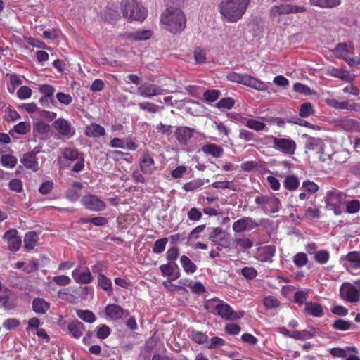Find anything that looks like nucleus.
I'll return each instance as SVG.
<instances>
[{
	"label": "nucleus",
	"mask_w": 360,
	"mask_h": 360,
	"mask_svg": "<svg viewBox=\"0 0 360 360\" xmlns=\"http://www.w3.org/2000/svg\"><path fill=\"white\" fill-rule=\"evenodd\" d=\"M250 0H221L219 10L221 16L229 22H236L242 18Z\"/></svg>",
	"instance_id": "1"
},
{
	"label": "nucleus",
	"mask_w": 360,
	"mask_h": 360,
	"mask_svg": "<svg viewBox=\"0 0 360 360\" xmlns=\"http://www.w3.org/2000/svg\"><path fill=\"white\" fill-rule=\"evenodd\" d=\"M160 22L166 29L174 34L181 32L185 27L186 19L183 11L178 8H167L162 14Z\"/></svg>",
	"instance_id": "2"
},
{
	"label": "nucleus",
	"mask_w": 360,
	"mask_h": 360,
	"mask_svg": "<svg viewBox=\"0 0 360 360\" xmlns=\"http://www.w3.org/2000/svg\"><path fill=\"white\" fill-rule=\"evenodd\" d=\"M120 7L123 17L129 22H143L148 15L147 8L136 0H122Z\"/></svg>",
	"instance_id": "3"
},
{
	"label": "nucleus",
	"mask_w": 360,
	"mask_h": 360,
	"mask_svg": "<svg viewBox=\"0 0 360 360\" xmlns=\"http://www.w3.org/2000/svg\"><path fill=\"white\" fill-rule=\"evenodd\" d=\"M226 79L230 82L241 84L258 91H264L268 89V86L264 82L248 74L231 72L227 74Z\"/></svg>",
	"instance_id": "4"
},
{
	"label": "nucleus",
	"mask_w": 360,
	"mask_h": 360,
	"mask_svg": "<svg viewBox=\"0 0 360 360\" xmlns=\"http://www.w3.org/2000/svg\"><path fill=\"white\" fill-rule=\"evenodd\" d=\"M272 140V147L274 150L281 152L285 155H293L297 149L295 141L290 138H278L274 136H269Z\"/></svg>",
	"instance_id": "5"
},
{
	"label": "nucleus",
	"mask_w": 360,
	"mask_h": 360,
	"mask_svg": "<svg viewBox=\"0 0 360 360\" xmlns=\"http://www.w3.org/2000/svg\"><path fill=\"white\" fill-rule=\"evenodd\" d=\"M340 298L347 302L356 303L360 301V293L353 283L345 282L340 288Z\"/></svg>",
	"instance_id": "6"
},
{
	"label": "nucleus",
	"mask_w": 360,
	"mask_h": 360,
	"mask_svg": "<svg viewBox=\"0 0 360 360\" xmlns=\"http://www.w3.org/2000/svg\"><path fill=\"white\" fill-rule=\"evenodd\" d=\"M217 314L224 320L236 321L242 319L245 312L243 311H234L227 303H219L215 306Z\"/></svg>",
	"instance_id": "7"
},
{
	"label": "nucleus",
	"mask_w": 360,
	"mask_h": 360,
	"mask_svg": "<svg viewBox=\"0 0 360 360\" xmlns=\"http://www.w3.org/2000/svg\"><path fill=\"white\" fill-rule=\"evenodd\" d=\"M154 153L148 150H145L141 153L139 159V167L145 174H152L156 169L154 160Z\"/></svg>",
	"instance_id": "8"
},
{
	"label": "nucleus",
	"mask_w": 360,
	"mask_h": 360,
	"mask_svg": "<svg viewBox=\"0 0 360 360\" xmlns=\"http://www.w3.org/2000/svg\"><path fill=\"white\" fill-rule=\"evenodd\" d=\"M138 93L144 98H151L156 96H160L169 92L162 86L155 84L145 82L137 88Z\"/></svg>",
	"instance_id": "9"
},
{
	"label": "nucleus",
	"mask_w": 360,
	"mask_h": 360,
	"mask_svg": "<svg viewBox=\"0 0 360 360\" xmlns=\"http://www.w3.org/2000/svg\"><path fill=\"white\" fill-rule=\"evenodd\" d=\"M59 326L62 330H66L70 336L75 339L80 338L86 329L85 326L77 319L70 321L67 326H65V322L60 323Z\"/></svg>",
	"instance_id": "10"
},
{
	"label": "nucleus",
	"mask_w": 360,
	"mask_h": 360,
	"mask_svg": "<svg viewBox=\"0 0 360 360\" xmlns=\"http://www.w3.org/2000/svg\"><path fill=\"white\" fill-rule=\"evenodd\" d=\"M81 203L86 209L94 212L103 211L106 208L105 202L98 196L92 194L84 195Z\"/></svg>",
	"instance_id": "11"
},
{
	"label": "nucleus",
	"mask_w": 360,
	"mask_h": 360,
	"mask_svg": "<svg viewBox=\"0 0 360 360\" xmlns=\"http://www.w3.org/2000/svg\"><path fill=\"white\" fill-rule=\"evenodd\" d=\"M53 126L60 136L66 139H70L75 134V128L72 127L70 122L64 118L56 119L53 122Z\"/></svg>",
	"instance_id": "12"
},
{
	"label": "nucleus",
	"mask_w": 360,
	"mask_h": 360,
	"mask_svg": "<svg viewBox=\"0 0 360 360\" xmlns=\"http://www.w3.org/2000/svg\"><path fill=\"white\" fill-rule=\"evenodd\" d=\"M18 233L15 229H11L3 236V239L8 243V250L13 252H17L21 247L22 240Z\"/></svg>",
	"instance_id": "13"
},
{
	"label": "nucleus",
	"mask_w": 360,
	"mask_h": 360,
	"mask_svg": "<svg viewBox=\"0 0 360 360\" xmlns=\"http://www.w3.org/2000/svg\"><path fill=\"white\" fill-rule=\"evenodd\" d=\"M345 198V193L335 188H332L326 192L324 197V202L326 206H335L336 205H342Z\"/></svg>",
	"instance_id": "14"
},
{
	"label": "nucleus",
	"mask_w": 360,
	"mask_h": 360,
	"mask_svg": "<svg viewBox=\"0 0 360 360\" xmlns=\"http://www.w3.org/2000/svg\"><path fill=\"white\" fill-rule=\"evenodd\" d=\"M259 224L251 217H243L236 221L232 226L233 230L236 233L245 232L247 230H252L259 226Z\"/></svg>",
	"instance_id": "15"
},
{
	"label": "nucleus",
	"mask_w": 360,
	"mask_h": 360,
	"mask_svg": "<svg viewBox=\"0 0 360 360\" xmlns=\"http://www.w3.org/2000/svg\"><path fill=\"white\" fill-rule=\"evenodd\" d=\"M195 129L186 126L176 127L174 136L178 142L181 145H186L192 139Z\"/></svg>",
	"instance_id": "16"
},
{
	"label": "nucleus",
	"mask_w": 360,
	"mask_h": 360,
	"mask_svg": "<svg viewBox=\"0 0 360 360\" xmlns=\"http://www.w3.org/2000/svg\"><path fill=\"white\" fill-rule=\"evenodd\" d=\"M153 35L149 30H138L134 32H127L120 34V37L132 41H145L150 39Z\"/></svg>",
	"instance_id": "17"
},
{
	"label": "nucleus",
	"mask_w": 360,
	"mask_h": 360,
	"mask_svg": "<svg viewBox=\"0 0 360 360\" xmlns=\"http://www.w3.org/2000/svg\"><path fill=\"white\" fill-rule=\"evenodd\" d=\"M106 315L113 320H118L122 317L129 316L128 311L116 304H109L105 307Z\"/></svg>",
	"instance_id": "18"
},
{
	"label": "nucleus",
	"mask_w": 360,
	"mask_h": 360,
	"mask_svg": "<svg viewBox=\"0 0 360 360\" xmlns=\"http://www.w3.org/2000/svg\"><path fill=\"white\" fill-rule=\"evenodd\" d=\"M72 276L77 283L80 284L90 283L94 279L91 271L88 268H86L83 271L79 268L75 269L72 271Z\"/></svg>",
	"instance_id": "19"
},
{
	"label": "nucleus",
	"mask_w": 360,
	"mask_h": 360,
	"mask_svg": "<svg viewBox=\"0 0 360 360\" xmlns=\"http://www.w3.org/2000/svg\"><path fill=\"white\" fill-rule=\"evenodd\" d=\"M276 252L274 245H268L257 250L256 259L261 262H271Z\"/></svg>",
	"instance_id": "20"
},
{
	"label": "nucleus",
	"mask_w": 360,
	"mask_h": 360,
	"mask_svg": "<svg viewBox=\"0 0 360 360\" xmlns=\"http://www.w3.org/2000/svg\"><path fill=\"white\" fill-rule=\"evenodd\" d=\"M304 313L313 317L321 318L324 315V310L320 303L309 301L305 303Z\"/></svg>",
	"instance_id": "21"
},
{
	"label": "nucleus",
	"mask_w": 360,
	"mask_h": 360,
	"mask_svg": "<svg viewBox=\"0 0 360 360\" xmlns=\"http://www.w3.org/2000/svg\"><path fill=\"white\" fill-rule=\"evenodd\" d=\"M328 74L348 82L353 81L355 77L354 74H351L348 70L334 67L328 68Z\"/></svg>",
	"instance_id": "22"
},
{
	"label": "nucleus",
	"mask_w": 360,
	"mask_h": 360,
	"mask_svg": "<svg viewBox=\"0 0 360 360\" xmlns=\"http://www.w3.org/2000/svg\"><path fill=\"white\" fill-rule=\"evenodd\" d=\"M84 186L82 183L75 181L74 182L70 188L66 191L65 197L70 202L77 201L82 195V190Z\"/></svg>",
	"instance_id": "23"
},
{
	"label": "nucleus",
	"mask_w": 360,
	"mask_h": 360,
	"mask_svg": "<svg viewBox=\"0 0 360 360\" xmlns=\"http://www.w3.org/2000/svg\"><path fill=\"white\" fill-rule=\"evenodd\" d=\"M326 103L331 108L336 110H356L358 105L356 103H349V101H338L335 98H330L326 100Z\"/></svg>",
	"instance_id": "24"
},
{
	"label": "nucleus",
	"mask_w": 360,
	"mask_h": 360,
	"mask_svg": "<svg viewBox=\"0 0 360 360\" xmlns=\"http://www.w3.org/2000/svg\"><path fill=\"white\" fill-rule=\"evenodd\" d=\"M20 162L25 167L33 172H37L39 169L37 156H34V155L30 154L29 153H26L23 155L22 158L20 159Z\"/></svg>",
	"instance_id": "25"
},
{
	"label": "nucleus",
	"mask_w": 360,
	"mask_h": 360,
	"mask_svg": "<svg viewBox=\"0 0 360 360\" xmlns=\"http://www.w3.org/2000/svg\"><path fill=\"white\" fill-rule=\"evenodd\" d=\"M201 150L204 153L210 155L215 158H221L224 153L223 148L214 143L202 146Z\"/></svg>",
	"instance_id": "26"
},
{
	"label": "nucleus",
	"mask_w": 360,
	"mask_h": 360,
	"mask_svg": "<svg viewBox=\"0 0 360 360\" xmlns=\"http://www.w3.org/2000/svg\"><path fill=\"white\" fill-rule=\"evenodd\" d=\"M354 49V46L351 42L348 43H339L333 49V53L337 58L345 59L348 56V53L351 50Z\"/></svg>",
	"instance_id": "27"
},
{
	"label": "nucleus",
	"mask_w": 360,
	"mask_h": 360,
	"mask_svg": "<svg viewBox=\"0 0 360 360\" xmlns=\"http://www.w3.org/2000/svg\"><path fill=\"white\" fill-rule=\"evenodd\" d=\"M33 311L38 314H45L50 308V304L44 299L34 298L32 303Z\"/></svg>",
	"instance_id": "28"
},
{
	"label": "nucleus",
	"mask_w": 360,
	"mask_h": 360,
	"mask_svg": "<svg viewBox=\"0 0 360 360\" xmlns=\"http://www.w3.org/2000/svg\"><path fill=\"white\" fill-rule=\"evenodd\" d=\"M85 134L89 137L98 138L105 134V130L101 125L93 123L85 128Z\"/></svg>",
	"instance_id": "29"
},
{
	"label": "nucleus",
	"mask_w": 360,
	"mask_h": 360,
	"mask_svg": "<svg viewBox=\"0 0 360 360\" xmlns=\"http://www.w3.org/2000/svg\"><path fill=\"white\" fill-rule=\"evenodd\" d=\"M50 130L51 127L48 124L44 122H38L33 126V135L39 139H43L44 136L47 135Z\"/></svg>",
	"instance_id": "30"
},
{
	"label": "nucleus",
	"mask_w": 360,
	"mask_h": 360,
	"mask_svg": "<svg viewBox=\"0 0 360 360\" xmlns=\"http://www.w3.org/2000/svg\"><path fill=\"white\" fill-rule=\"evenodd\" d=\"M290 4L276 5L270 10V17L274 19L281 15L290 14Z\"/></svg>",
	"instance_id": "31"
},
{
	"label": "nucleus",
	"mask_w": 360,
	"mask_h": 360,
	"mask_svg": "<svg viewBox=\"0 0 360 360\" xmlns=\"http://www.w3.org/2000/svg\"><path fill=\"white\" fill-rule=\"evenodd\" d=\"M98 287L108 292L110 295L112 294L113 288L111 280L104 274L98 275Z\"/></svg>",
	"instance_id": "32"
},
{
	"label": "nucleus",
	"mask_w": 360,
	"mask_h": 360,
	"mask_svg": "<svg viewBox=\"0 0 360 360\" xmlns=\"http://www.w3.org/2000/svg\"><path fill=\"white\" fill-rule=\"evenodd\" d=\"M62 156L64 159L70 161H75L84 156L82 153H80L78 149L75 148H65L62 151Z\"/></svg>",
	"instance_id": "33"
},
{
	"label": "nucleus",
	"mask_w": 360,
	"mask_h": 360,
	"mask_svg": "<svg viewBox=\"0 0 360 360\" xmlns=\"http://www.w3.org/2000/svg\"><path fill=\"white\" fill-rule=\"evenodd\" d=\"M39 239L38 235L35 231H28L24 238V245L27 250H32L37 245Z\"/></svg>",
	"instance_id": "34"
},
{
	"label": "nucleus",
	"mask_w": 360,
	"mask_h": 360,
	"mask_svg": "<svg viewBox=\"0 0 360 360\" xmlns=\"http://www.w3.org/2000/svg\"><path fill=\"white\" fill-rule=\"evenodd\" d=\"M332 327L333 329L338 330H347L351 328H356L352 322L342 319H335L333 323Z\"/></svg>",
	"instance_id": "35"
},
{
	"label": "nucleus",
	"mask_w": 360,
	"mask_h": 360,
	"mask_svg": "<svg viewBox=\"0 0 360 360\" xmlns=\"http://www.w3.org/2000/svg\"><path fill=\"white\" fill-rule=\"evenodd\" d=\"M180 262L186 273L193 274L196 271L197 266L186 255L181 257Z\"/></svg>",
	"instance_id": "36"
},
{
	"label": "nucleus",
	"mask_w": 360,
	"mask_h": 360,
	"mask_svg": "<svg viewBox=\"0 0 360 360\" xmlns=\"http://www.w3.org/2000/svg\"><path fill=\"white\" fill-rule=\"evenodd\" d=\"M283 186L285 189L293 191L299 187L300 181L298 178L295 175H288L285 179Z\"/></svg>",
	"instance_id": "37"
},
{
	"label": "nucleus",
	"mask_w": 360,
	"mask_h": 360,
	"mask_svg": "<svg viewBox=\"0 0 360 360\" xmlns=\"http://www.w3.org/2000/svg\"><path fill=\"white\" fill-rule=\"evenodd\" d=\"M225 236L226 234L221 227H215L210 233L209 240L214 243H219L220 241L224 240Z\"/></svg>",
	"instance_id": "38"
},
{
	"label": "nucleus",
	"mask_w": 360,
	"mask_h": 360,
	"mask_svg": "<svg viewBox=\"0 0 360 360\" xmlns=\"http://www.w3.org/2000/svg\"><path fill=\"white\" fill-rule=\"evenodd\" d=\"M76 314L80 319L86 323H92L96 321L95 314L89 310L79 309Z\"/></svg>",
	"instance_id": "39"
},
{
	"label": "nucleus",
	"mask_w": 360,
	"mask_h": 360,
	"mask_svg": "<svg viewBox=\"0 0 360 360\" xmlns=\"http://www.w3.org/2000/svg\"><path fill=\"white\" fill-rule=\"evenodd\" d=\"M263 304L266 310H270L279 307L281 302L276 297L268 295L264 298Z\"/></svg>",
	"instance_id": "40"
},
{
	"label": "nucleus",
	"mask_w": 360,
	"mask_h": 360,
	"mask_svg": "<svg viewBox=\"0 0 360 360\" xmlns=\"http://www.w3.org/2000/svg\"><path fill=\"white\" fill-rule=\"evenodd\" d=\"M10 83L8 84V91L11 94H13L15 91L17 86L22 84V80L20 75L17 74L9 75Z\"/></svg>",
	"instance_id": "41"
},
{
	"label": "nucleus",
	"mask_w": 360,
	"mask_h": 360,
	"mask_svg": "<svg viewBox=\"0 0 360 360\" xmlns=\"http://www.w3.org/2000/svg\"><path fill=\"white\" fill-rule=\"evenodd\" d=\"M244 124L249 129L257 131H262L266 127V124L264 122L255 119H246Z\"/></svg>",
	"instance_id": "42"
},
{
	"label": "nucleus",
	"mask_w": 360,
	"mask_h": 360,
	"mask_svg": "<svg viewBox=\"0 0 360 360\" xmlns=\"http://www.w3.org/2000/svg\"><path fill=\"white\" fill-rule=\"evenodd\" d=\"M346 259L352 264L355 269L360 268V252L352 251L346 255Z\"/></svg>",
	"instance_id": "43"
},
{
	"label": "nucleus",
	"mask_w": 360,
	"mask_h": 360,
	"mask_svg": "<svg viewBox=\"0 0 360 360\" xmlns=\"http://www.w3.org/2000/svg\"><path fill=\"white\" fill-rule=\"evenodd\" d=\"M179 270V266L176 263L174 264H165L160 266V270L162 274L165 276H171L174 274L175 269Z\"/></svg>",
	"instance_id": "44"
},
{
	"label": "nucleus",
	"mask_w": 360,
	"mask_h": 360,
	"mask_svg": "<svg viewBox=\"0 0 360 360\" xmlns=\"http://www.w3.org/2000/svg\"><path fill=\"white\" fill-rule=\"evenodd\" d=\"M314 113L313 105L309 102L302 103L299 110V115L302 117H307Z\"/></svg>",
	"instance_id": "45"
},
{
	"label": "nucleus",
	"mask_w": 360,
	"mask_h": 360,
	"mask_svg": "<svg viewBox=\"0 0 360 360\" xmlns=\"http://www.w3.org/2000/svg\"><path fill=\"white\" fill-rule=\"evenodd\" d=\"M168 238L166 237L158 239L153 244V252L155 254H160L163 252L165 250Z\"/></svg>",
	"instance_id": "46"
},
{
	"label": "nucleus",
	"mask_w": 360,
	"mask_h": 360,
	"mask_svg": "<svg viewBox=\"0 0 360 360\" xmlns=\"http://www.w3.org/2000/svg\"><path fill=\"white\" fill-rule=\"evenodd\" d=\"M194 58L196 63L202 64L207 61V51L205 49L197 47L193 51Z\"/></svg>",
	"instance_id": "47"
},
{
	"label": "nucleus",
	"mask_w": 360,
	"mask_h": 360,
	"mask_svg": "<svg viewBox=\"0 0 360 360\" xmlns=\"http://www.w3.org/2000/svg\"><path fill=\"white\" fill-rule=\"evenodd\" d=\"M101 14L103 18L109 22H114L120 17V14L117 11L110 8H106Z\"/></svg>",
	"instance_id": "48"
},
{
	"label": "nucleus",
	"mask_w": 360,
	"mask_h": 360,
	"mask_svg": "<svg viewBox=\"0 0 360 360\" xmlns=\"http://www.w3.org/2000/svg\"><path fill=\"white\" fill-rule=\"evenodd\" d=\"M18 162L16 157L12 155H3L1 158V164L4 167L13 168Z\"/></svg>",
	"instance_id": "49"
},
{
	"label": "nucleus",
	"mask_w": 360,
	"mask_h": 360,
	"mask_svg": "<svg viewBox=\"0 0 360 360\" xmlns=\"http://www.w3.org/2000/svg\"><path fill=\"white\" fill-rule=\"evenodd\" d=\"M204 185V180L201 179H193L189 182L186 183L183 188L186 191H192L196 190Z\"/></svg>",
	"instance_id": "50"
},
{
	"label": "nucleus",
	"mask_w": 360,
	"mask_h": 360,
	"mask_svg": "<svg viewBox=\"0 0 360 360\" xmlns=\"http://www.w3.org/2000/svg\"><path fill=\"white\" fill-rule=\"evenodd\" d=\"M314 336V333L303 330H295L292 333V338L295 340H304L310 339Z\"/></svg>",
	"instance_id": "51"
},
{
	"label": "nucleus",
	"mask_w": 360,
	"mask_h": 360,
	"mask_svg": "<svg viewBox=\"0 0 360 360\" xmlns=\"http://www.w3.org/2000/svg\"><path fill=\"white\" fill-rule=\"evenodd\" d=\"M4 118L7 122H14L20 119V116L15 109L8 106L5 110Z\"/></svg>",
	"instance_id": "52"
},
{
	"label": "nucleus",
	"mask_w": 360,
	"mask_h": 360,
	"mask_svg": "<svg viewBox=\"0 0 360 360\" xmlns=\"http://www.w3.org/2000/svg\"><path fill=\"white\" fill-rule=\"evenodd\" d=\"M330 259V253L326 250L316 251L314 255V259L319 264H326Z\"/></svg>",
	"instance_id": "53"
},
{
	"label": "nucleus",
	"mask_w": 360,
	"mask_h": 360,
	"mask_svg": "<svg viewBox=\"0 0 360 360\" xmlns=\"http://www.w3.org/2000/svg\"><path fill=\"white\" fill-rule=\"evenodd\" d=\"M301 189L307 192L309 194H314L319 191V186L314 181L306 180L303 181Z\"/></svg>",
	"instance_id": "54"
},
{
	"label": "nucleus",
	"mask_w": 360,
	"mask_h": 360,
	"mask_svg": "<svg viewBox=\"0 0 360 360\" xmlns=\"http://www.w3.org/2000/svg\"><path fill=\"white\" fill-rule=\"evenodd\" d=\"M96 332L98 338L104 340L110 335L111 330L109 326L103 324L96 328Z\"/></svg>",
	"instance_id": "55"
},
{
	"label": "nucleus",
	"mask_w": 360,
	"mask_h": 360,
	"mask_svg": "<svg viewBox=\"0 0 360 360\" xmlns=\"http://www.w3.org/2000/svg\"><path fill=\"white\" fill-rule=\"evenodd\" d=\"M308 258L304 252H298L293 257V262L297 267H302L307 264Z\"/></svg>",
	"instance_id": "56"
},
{
	"label": "nucleus",
	"mask_w": 360,
	"mask_h": 360,
	"mask_svg": "<svg viewBox=\"0 0 360 360\" xmlns=\"http://www.w3.org/2000/svg\"><path fill=\"white\" fill-rule=\"evenodd\" d=\"M235 101L231 97L221 98L216 105L219 109H231L233 107Z\"/></svg>",
	"instance_id": "57"
},
{
	"label": "nucleus",
	"mask_w": 360,
	"mask_h": 360,
	"mask_svg": "<svg viewBox=\"0 0 360 360\" xmlns=\"http://www.w3.org/2000/svg\"><path fill=\"white\" fill-rule=\"evenodd\" d=\"M221 92L219 90H207L203 94L204 98L209 102L216 101L220 96Z\"/></svg>",
	"instance_id": "58"
},
{
	"label": "nucleus",
	"mask_w": 360,
	"mask_h": 360,
	"mask_svg": "<svg viewBox=\"0 0 360 360\" xmlns=\"http://www.w3.org/2000/svg\"><path fill=\"white\" fill-rule=\"evenodd\" d=\"M360 210V201L352 200L346 204V212L349 214H355Z\"/></svg>",
	"instance_id": "59"
},
{
	"label": "nucleus",
	"mask_w": 360,
	"mask_h": 360,
	"mask_svg": "<svg viewBox=\"0 0 360 360\" xmlns=\"http://www.w3.org/2000/svg\"><path fill=\"white\" fill-rule=\"evenodd\" d=\"M320 208L316 207H308L304 212V217L309 219H319L320 217Z\"/></svg>",
	"instance_id": "60"
},
{
	"label": "nucleus",
	"mask_w": 360,
	"mask_h": 360,
	"mask_svg": "<svg viewBox=\"0 0 360 360\" xmlns=\"http://www.w3.org/2000/svg\"><path fill=\"white\" fill-rule=\"evenodd\" d=\"M13 131L18 134H26L30 130V125L29 123L21 122L15 124L13 128Z\"/></svg>",
	"instance_id": "61"
},
{
	"label": "nucleus",
	"mask_w": 360,
	"mask_h": 360,
	"mask_svg": "<svg viewBox=\"0 0 360 360\" xmlns=\"http://www.w3.org/2000/svg\"><path fill=\"white\" fill-rule=\"evenodd\" d=\"M179 256V250L176 246L169 248L166 252V259L168 262L176 261Z\"/></svg>",
	"instance_id": "62"
},
{
	"label": "nucleus",
	"mask_w": 360,
	"mask_h": 360,
	"mask_svg": "<svg viewBox=\"0 0 360 360\" xmlns=\"http://www.w3.org/2000/svg\"><path fill=\"white\" fill-rule=\"evenodd\" d=\"M236 246L239 247L243 250H248L253 246L252 240L248 238H237L235 240Z\"/></svg>",
	"instance_id": "63"
},
{
	"label": "nucleus",
	"mask_w": 360,
	"mask_h": 360,
	"mask_svg": "<svg viewBox=\"0 0 360 360\" xmlns=\"http://www.w3.org/2000/svg\"><path fill=\"white\" fill-rule=\"evenodd\" d=\"M32 91L27 86H22L17 91V96L20 100H25L32 96Z\"/></svg>",
	"instance_id": "64"
}]
</instances>
